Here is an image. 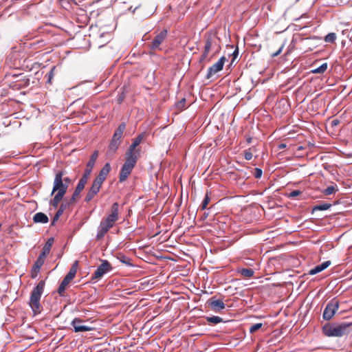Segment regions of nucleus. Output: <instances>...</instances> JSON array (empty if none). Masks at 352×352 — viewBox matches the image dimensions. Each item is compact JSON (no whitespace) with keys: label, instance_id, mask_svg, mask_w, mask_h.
Returning <instances> with one entry per match:
<instances>
[{"label":"nucleus","instance_id":"nucleus-1","mask_svg":"<svg viewBox=\"0 0 352 352\" xmlns=\"http://www.w3.org/2000/svg\"><path fill=\"white\" fill-rule=\"evenodd\" d=\"M65 174L64 170H59L55 174L51 193L52 195L54 194V196L50 201V206H53L54 208L58 207L67 190V184L63 182V176Z\"/></svg>","mask_w":352,"mask_h":352},{"label":"nucleus","instance_id":"nucleus-2","mask_svg":"<svg viewBox=\"0 0 352 352\" xmlns=\"http://www.w3.org/2000/svg\"><path fill=\"white\" fill-rule=\"evenodd\" d=\"M45 285L44 280H40L31 292L29 305L34 315L41 313V305L40 300L44 291Z\"/></svg>","mask_w":352,"mask_h":352},{"label":"nucleus","instance_id":"nucleus-3","mask_svg":"<svg viewBox=\"0 0 352 352\" xmlns=\"http://www.w3.org/2000/svg\"><path fill=\"white\" fill-rule=\"evenodd\" d=\"M351 323L328 324L322 327L323 333L328 337H341L348 332Z\"/></svg>","mask_w":352,"mask_h":352},{"label":"nucleus","instance_id":"nucleus-4","mask_svg":"<svg viewBox=\"0 0 352 352\" xmlns=\"http://www.w3.org/2000/svg\"><path fill=\"white\" fill-rule=\"evenodd\" d=\"M138 161V157L126 155L125 162L121 168L120 173V182H124L131 174Z\"/></svg>","mask_w":352,"mask_h":352},{"label":"nucleus","instance_id":"nucleus-5","mask_svg":"<svg viewBox=\"0 0 352 352\" xmlns=\"http://www.w3.org/2000/svg\"><path fill=\"white\" fill-rule=\"evenodd\" d=\"M111 271L122 266H133L131 258L120 252H111Z\"/></svg>","mask_w":352,"mask_h":352},{"label":"nucleus","instance_id":"nucleus-6","mask_svg":"<svg viewBox=\"0 0 352 352\" xmlns=\"http://www.w3.org/2000/svg\"><path fill=\"white\" fill-rule=\"evenodd\" d=\"M109 37V34L108 32L102 33L97 40L98 45L97 56L100 58H102L104 55L107 56L109 54V47L107 46V44L110 41Z\"/></svg>","mask_w":352,"mask_h":352},{"label":"nucleus","instance_id":"nucleus-7","mask_svg":"<svg viewBox=\"0 0 352 352\" xmlns=\"http://www.w3.org/2000/svg\"><path fill=\"white\" fill-rule=\"evenodd\" d=\"M125 129L126 124L124 122H122L116 129L111 138V151H113L115 152L121 144Z\"/></svg>","mask_w":352,"mask_h":352},{"label":"nucleus","instance_id":"nucleus-8","mask_svg":"<svg viewBox=\"0 0 352 352\" xmlns=\"http://www.w3.org/2000/svg\"><path fill=\"white\" fill-rule=\"evenodd\" d=\"M339 309V301L333 298L331 301L328 302L327 305L323 314H322V318L325 320H330L333 316L335 315L336 312Z\"/></svg>","mask_w":352,"mask_h":352},{"label":"nucleus","instance_id":"nucleus-9","mask_svg":"<svg viewBox=\"0 0 352 352\" xmlns=\"http://www.w3.org/2000/svg\"><path fill=\"white\" fill-rule=\"evenodd\" d=\"M110 170V164L107 162L104 166L100 170L98 175L96 177L95 180L92 184V187L96 188V190L99 191L100 188L105 180L107 175H108Z\"/></svg>","mask_w":352,"mask_h":352},{"label":"nucleus","instance_id":"nucleus-10","mask_svg":"<svg viewBox=\"0 0 352 352\" xmlns=\"http://www.w3.org/2000/svg\"><path fill=\"white\" fill-rule=\"evenodd\" d=\"M225 61L226 58L224 56L221 57L216 63L208 68L206 78L207 79H210L217 72L221 71L223 69Z\"/></svg>","mask_w":352,"mask_h":352},{"label":"nucleus","instance_id":"nucleus-11","mask_svg":"<svg viewBox=\"0 0 352 352\" xmlns=\"http://www.w3.org/2000/svg\"><path fill=\"white\" fill-rule=\"evenodd\" d=\"M111 8L113 12H117L118 14H122L131 9V6H129L123 0H116L111 5Z\"/></svg>","mask_w":352,"mask_h":352},{"label":"nucleus","instance_id":"nucleus-12","mask_svg":"<svg viewBox=\"0 0 352 352\" xmlns=\"http://www.w3.org/2000/svg\"><path fill=\"white\" fill-rule=\"evenodd\" d=\"M110 229V214L106 217L104 221H101L96 234L97 239L100 240L104 237L105 234Z\"/></svg>","mask_w":352,"mask_h":352},{"label":"nucleus","instance_id":"nucleus-13","mask_svg":"<svg viewBox=\"0 0 352 352\" xmlns=\"http://www.w3.org/2000/svg\"><path fill=\"white\" fill-rule=\"evenodd\" d=\"M207 304L208 307L214 312H220L226 307L223 301L220 299H216L214 296L208 299Z\"/></svg>","mask_w":352,"mask_h":352},{"label":"nucleus","instance_id":"nucleus-14","mask_svg":"<svg viewBox=\"0 0 352 352\" xmlns=\"http://www.w3.org/2000/svg\"><path fill=\"white\" fill-rule=\"evenodd\" d=\"M110 269V263L108 261H102L100 265L98 267L94 274L92 275V280L98 279L101 278L106 272Z\"/></svg>","mask_w":352,"mask_h":352},{"label":"nucleus","instance_id":"nucleus-15","mask_svg":"<svg viewBox=\"0 0 352 352\" xmlns=\"http://www.w3.org/2000/svg\"><path fill=\"white\" fill-rule=\"evenodd\" d=\"M167 30H164L160 33H159L156 36L153 38L152 42L150 44V48L152 50H155L159 48L160 45L164 41L167 36Z\"/></svg>","mask_w":352,"mask_h":352},{"label":"nucleus","instance_id":"nucleus-16","mask_svg":"<svg viewBox=\"0 0 352 352\" xmlns=\"http://www.w3.org/2000/svg\"><path fill=\"white\" fill-rule=\"evenodd\" d=\"M83 321L79 318H75L71 322L75 332H84L92 330V327L82 324Z\"/></svg>","mask_w":352,"mask_h":352},{"label":"nucleus","instance_id":"nucleus-17","mask_svg":"<svg viewBox=\"0 0 352 352\" xmlns=\"http://www.w3.org/2000/svg\"><path fill=\"white\" fill-rule=\"evenodd\" d=\"M213 43H214V41L211 36L207 37V38L206 40L205 46H204V51L199 58V63H202L207 58V56L212 47Z\"/></svg>","mask_w":352,"mask_h":352},{"label":"nucleus","instance_id":"nucleus-18","mask_svg":"<svg viewBox=\"0 0 352 352\" xmlns=\"http://www.w3.org/2000/svg\"><path fill=\"white\" fill-rule=\"evenodd\" d=\"M143 138L144 135L140 134L133 140V143L131 144L128 151L126 153V155H132L133 157H138L137 155L134 153V150L140 144Z\"/></svg>","mask_w":352,"mask_h":352},{"label":"nucleus","instance_id":"nucleus-19","mask_svg":"<svg viewBox=\"0 0 352 352\" xmlns=\"http://www.w3.org/2000/svg\"><path fill=\"white\" fill-rule=\"evenodd\" d=\"M45 258L38 256L36 261H35L32 270V277L35 278L37 276L38 272L40 271L41 267L44 264Z\"/></svg>","mask_w":352,"mask_h":352},{"label":"nucleus","instance_id":"nucleus-20","mask_svg":"<svg viewBox=\"0 0 352 352\" xmlns=\"http://www.w3.org/2000/svg\"><path fill=\"white\" fill-rule=\"evenodd\" d=\"M54 243V238L50 237L47 239L45 244L43 248L42 252L40 253L39 256L46 258L47 256L50 254V250L52 249V245Z\"/></svg>","mask_w":352,"mask_h":352},{"label":"nucleus","instance_id":"nucleus-21","mask_svg":"<svg viewBox=\"0 0 352 352\" xmlns=\"http://www.w3.org/2000/svg\"><path fill=\"white\" fill-rule=\"evenodd\" d=\"M78 267V261H76L73 265H72L69 272L64 277L63 280L67 281V283H70V281L75 277L77 272Z\"/></svg>","mask_w":352,"mask_h":352},{"label":"nucleus","instance_id":"nucleus-22","mask_svg":"<svg viewBox=\"0 0 352 352\" xmlns=\"http://www.w3.org/2000/svg\"><path fill=\"white\" fill-rule=\"evenodd\" d=\"M120 208H122V207L120 206L118 203H114L111 206V223L119 219Z\"/></svg>","mask_w":352,"mask_h":352},{"label":"nucleus","instance_id":"nucleus-23","mask_svg":"<svg viewBox=\"0 0 352 352\" xmlns=\"http://www.w3.org/2000/svg\"><path fill=\"white\" fill-rule=\"evenodd\" d=\"M330 264H331V261H324L322 263H321L320 265H318L316 266L315 267H314L313 269H311L309 271V274H311V275L316 274L322 272V270H325L326 268H327L330 265Z\"/></svg>","mask_w":352,"mask_h":352},{"label":"nucleus","instance_id":"nucleus-24","mask_svg":"<svg viewBox=\"0 0 352 352\" xmlns=\"http://www.w3.org/2000/svg\"><path fill=\"white\" fill-rule=\"evenodd\" d=\"M33 221L36 223H47L49 221V219L43 212H37L34 215Z\"/></svg>","mask_w":352,"mask_h":352},{"label":"nucleus","instance_id":"nucleus-25","mask_svg":"<svg viewBox=\"0 0 352 352\" xmlns=\"http://www.w3.org/2000/svg\"><path fill=\"white\" fill-rule=\"evenodd\" d=\"M85 186V184H83L82 182H78V184L77 186L76 187V189L72 195V197L70 199L69 203H73L75 201L76 198L80 194L82 190L84 189Z\"/></svg>","mask_w":352,"mask_h":352},{"label":"nucleus","instance_id":"nucleus-26","mask_svg":"<svg viewBox=\"0 0 352 352\" xmlns=\"http://www.w3.org/2000/svg\"><path fill=\"white\" fill-rule=\"evenodd\" d=\"M237 271L244 278H251L254 274V271L251 268H241Z\"/></svg>","mask_w":352,"mask_h":352},{"label":"nucleus","instance_id":"nucleus-27","mask_svg":"<svg viewBox=\"0 0 352 352\" xmlns=\"http://www.w3.org/2000/svg\"><path fill=\"white\" fill-rule=\"evenodd\" d=\"M60 5L65 10H69L73 5H77L75 0H58Z\"/></svg>","mask_w":352,"mask_h":352},{"label":"nucleus","instance_id":"nucleus-28","mask_svg":"<svg viewBox=\"0 0 352 352\" xmlns=\"http://www.w3.org/2000/svg\"><path fill=\"white\" fill-rule=\"evenodd\" d=\"M69 285V283L63 280L58 288L57 292L58 295L61 297L65 296V289L67 286Z\"/></svg>","mask_w":352,"mask_h":352},{"label":"nucleus","instance_id":"nucleus-29","mask_svg":"<svg viewBox=\"0 0 352 352\" xmlns=\"http://www.w3.org/2000/svg\"><path fill=\"white\" fill-rule=\"evenodd\" d=\"M98 192L99 191L96 190V188L91 186L86 195L85 201L89 202Z\"/></svg>","mask_w":352,"mask_h":352},{"label":"nucleus","instance_id":"nucleus-30","mask_svg":"<svg viewBox=\"0 0 352 352\" xmlns=\"http://www.w3.org/2000/svg\"><path fill=\"white\" fill-rule=\"evenodd\" d=\"M256 149L254 146L250 147L243 151V155L246 160H252L253 157V152H256Z\"/></svg>","mask_w":352,"mask_h":352},{"label":"nucleus","instance_id":"nucleus-31","mask_svg":"<svg viewBox=\"0 0 352 352\" xmlns=\"http://www.w3.org/2000/svg\"><path fill=\"white\" fill-rule=\"evenodd\" d=\"M331 207V204L328 203L318 204L313 208L312 212H314L316 210H326L329 209Z\"/></svg>","mask_w":352,"mask_h":352},{"label":"nucleus","instance_id":"nucleus-32","mask_svg":"<svg viewBox=\"0 0 352 352\" xmlns=\"http://www.w3.org/2000/svg\"><path fill=\"white\" fill-rule=\"evenodd\" d=\"M206 320L209 323H212V324H214L223 322L222 318H221L219 316H210V317L207 316V317H206Z\"/></svg>","mask_w":352,"mask_h":352},{"label":"nucleus","instance_id":"nucleus-33","mask_svg":"<svg viewBox=\"0 0 352 352\" xmlns=\"http://www.w3.org/2000/svg\"><path fill=\"white\" fill-rule=\"evenodd\" d=\"M328 65L327 63L322 64L320 67L313 69L311 72L313 74H323L327 69Z\"/></svg>","mask_w":352,"mask_h":352},{"label":"nucleus","instance_id":"nucleus-34","mask_svg":"<svg viewBox=\"0 0 352 352\" xmlns=\"http://www.w3.org/2000/svg\"><path fill=\"white\" fill-rule=\"evenodd\" d=\"M91 171L92 170L90 169L85 168L84 173L80 179L79 180V182L86 184Z\"/></svg>","mask_w":352,"mask_h":352},{"label":"nucleus","instance_id":"nucleus-35","mask_svg":"<svg viewBox=\"0 0 352 352\" xmlns=\"http://www.w3.org/2000/svg\"><path fill=\"white\" fill-rule=\"evenodd\" d=\"M64 210H65V208L63 207V205H61L60 207L59 208V209L56 211V212L52 219V225H54L55 223V222L58 220L59 217L63 213Z\"/></svg>","mask_w":352,"mask_h":352},{"label":"nucleus","instance_id":"nucleus-36","mask_svg":"<svg viewBox=\"0 0 352 352\" xmlns=\"http://www.w3.org/2000/svg\"><path fill=\"white\" fill-rule=\"evenodd\" d=\"M336 38L337 36L336 33L331 32L326 35V36L324 37V41L326 43H333L336 41Z\"/></svg>","mask_w":352,"mask_h":352},{"label":"nucleus","instance_id":"nucleus-37","mask_svg":"<svg viewBox=\"0 0 352 352\" xmlns=\"http://www.w3.org/2000/svg\"><path fill=\"white\" fill-rule=\"evenodd\" d=\"M338 189L336 188V186H328L326 189H324L323 191H322V193L324 195H330L331 194H333L335 193L336 191H338Z\"/></svg>","mask_w":352,"mask_h":352},{"label":"nucleus","instance_id":"nucleus-38","mask_svg":"<svg viewBox=\"0 0 352 352\" xmlns=\"http://www.w3.org/2000/svg\"><path fill=\"white\" fill-rule=\"evenodd\" d=\"M210 201V196H209L208 193L207 192L206 194V196H205V197H204V200H203V201H202V203L201 204V206H200L201 210L206 209L207 206L209 204Z\"/></svg>","mask_w":352,"mask_h":352},{"label":"nucleus","instance_id":"nucleus-39","mask_svg":"<svg viewBox=\"0 0 352 352\" xmlns=\"http://www.w3.org/2000/svg\"><path fill=\"white\" fill-rule=\"evenodd\" d=\"M186 98H182L177 103H176V108L178 109V110H182L185 108V105H186Z\"/></svg>","mask_w":352,"mask_h":352},{"label":"nucleus","instance_id":"nucleus-40","mask_svg":"<svg viewBox=\"0 0 352 352\" xmlns=\"http://www.w3.org/2000/svg\"><path fill=\"white\" fill-rule=\"evenodd\" d=\"M262 325H263L262 323H256V324H252L250 327V332L251 333H254V332L258 331L259 329H261Z\"/></svg>","mask_w":352,"mask_h":352},{"label":"nucleus","instance_id":"nucleus-41","mask_svg":"<svg viewBox=\"0 0 352 352\" xmlns=\"http://www.w3.org/2000/svg\"><path fill=\"white\" fill-rule=\"evenodd\" d=\"M262 174H263V171H262V170L261 168H256L254 169V177H255V178H256V179L260 178L262 176Z\"/></svg>","mask_w":352,"mask_h":352},{"label":"nucleus","instance_id":"nucleus-42","mask_svg":"<svg viewBox=\"0 0 352 352\" xmlns=\"http://www.w3.org/2000/svg\"><path fill=\"white\" fill-rule=\"evenodd\" d=\"M95 163H96L95 160L89 159V160L88 161V162L87 164L86 168L90 169L92 170V169L95 165Z\"/></svg>","mask_w":352,"mask_h":352},{"label":"nucleus","instance_id":"nucleus-43","mask_svg":"<svg viewBox=\"0 0 352 352\" xmlns=\"http://www.w3.org/2000/svg\"><path fill=\"white\" fill-rule=\"evenodd\" d=\"M302 193V192L299 190H293L289 194V197H297L298 195H300V194Z\"/></svg>","mask_w":352,"mask_h":352},{"label":"nucleus","instance_id":"nucleus-44","mask_svg":"<svg viewBox=\"0 0 352 352\" xmlns=\"http://www.w3.org/2000/svg\"><path fill=\"white\" fill-rule=\"evenodd\" d=\"M124 98H125V95H124V92H122L117 99L118 103L120 104L123 101Z\"/></svg>","mask_w":352,"mask_h":352},{"label":"nucleus","instance_id":"nucleus-45","mask_svg":"<svg viewBox=\"0 0 352 352\" xmlns=\"http://www.w3.org/2000/svg\"><path fill=\"white\" fill-rule=\"evenodd\" d=\"M63 180H64V183L67 184V188H68L69 186V184L71 183V179L68 177H64L63 176Z\"/></svg>","mask_w":352,"mask_h":352},{"label":"nucleus","instance_id":"nucleus-46","mask_svg":"<svg viewBox=\"0 0 352 352\" xmlns=\"http://www.w3.org/2000/svg\"><path fill=\"white\" fill-rule=\"evenodd\" d=\"M47 76H48V80H47V82H51V80L52 78H53V76H54V69H52L48 74H47Z\"/></svg>","mask_w":352,"mask_h":352},{"label":"nucleus","instance_id":"nucleus-47","mask_svg":"<svg viewBox=\"0 0 352 352\" xmlns=\"http://www.w3.org/2000/svg\"><path fill=\"white\" fill-rule=\"evenodd\" d=\"M98 156V151H95L92 153L90 159L96 161V159H97Z\"/></svg>","mask_w":352,"mask_h":352},{"label":"nucleus","instance_id":"nucleus-48","mask_svg":"<svg viewBox=\"0 0 352 352\" xmlns=\"http://www.w3.org/2000/svg\"><path fill=\"white\" fill-rule=\"evenodd\" d=\"M282 49H283V46H281L276 52L273 53L272 54V56L275 57V56H277L278 55H279L281 53Z\"/></svg>","mask_w":352,"mask_h":352},{"label":"nucleus","instance_id":"nucleus-49","mask_svg":"<svg viewBox=\"0 0 352 352\" xmlns=\"http://www.w3.org/2000/svg\"><path fill=\"white\" fill-rule=\"evenodd\" d=\"M238 54H239V50H238V48H236V49L234 51V52H233V54H232V55H233V59H234V58L238 56ZM233 60H232V61H233Z\"/></svg>","mask_w":352,"mask_h":352},{"label":"nucleus","instance_id":"nucleus-50","mask_svg":"<svg viewBox=\"0 0 352 352\" xmlns=\"http://www.w3.org/2000/svg\"><path fill=\"white\" fill-rule=\"evenodd\" d=\"M339 122H339V120H338L335 119V120H332V122H331V125H332V126H337V125L339 124Z\"/></svg>","mask_w":352,"mask_h":352},{"label":"nucleus","instance_id":"nucleus-51","mask_svg":"<svg viewBox=\"0 0 352 352\" xmlns=\"http://www.w3.org/2000/svg\"><path fill=\"white\" fill-rule=\"evenodd\" d=\"M286 147H287V145H286L285 144H284V143H281V144H280L278 145V148L279 149H283V148H286Z\"/></svg>","mask_w":352,"mask_h":352},{"label":"nucleus","instance_id":"nucleus-52","mask_svg":"<svg viewBox=\"0 0 352 352\" xmlns=\"http://www.w3.org/2000/svg\"><path fill=\"white\" fill-rule=\"evenodd\" d=\"M252 138L251 137H248L246 139L247 143L250 144L252 142Z\"/></svg>","mask_w":352,"mask_h":352}]
</instances>
